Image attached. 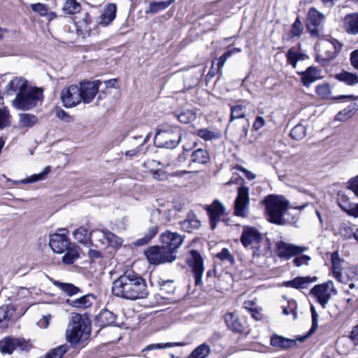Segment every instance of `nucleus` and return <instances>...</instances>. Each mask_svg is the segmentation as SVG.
<instances>
[{"instance_id": "14", "label": "nucleus", "mask_w": 358, "mask_h": 358, "mask_svg": "<svg viewBox=\"0 0 358 358\" xmlns=\"http://www.w3.org/2000/svg\"><path fill=\"white\" fill-rule=\"evenodd\" d=\"M341 49V44L337 48L333 43L326 41L322 45V50H320V52L317 54L316 61L321 65L325 66L337 56Z\"/></svg>"}, {"instance_id": "45", "label": "nucleus", "mask_w": 358, "mask_h": 358, "mask_svg": "<svg viewBox=\"0 0 358 358\" xmlns=\"http://www.w3.org/2000/svg\"><path fill=\"white\" fill-rule=\"evenodd\" d=\"M80 9L81 6L76 0H66L63 6L64 13L68 15L77 13Z\"/></svg>"}, {"instance_id": "28", "label": "nucleus", "mask_w": 358, "mask_h": 358, "mask_svg": "<svg viewBox=\"0 0 358 358\" xmlns=\"http://www.w3.org/2000/svg\"><path fill=\"white\" fill-rule=\"evenodd\" d=\"M343 28L348 34L356 35L358 34V13H350L345 15L343 19Z\"/></svg>"}, {"instance_id": "58", "label": "nucleus", "mask_w": 358, "mask_h": 358, "mask_svg": "<svg viewBox=\"0 0 358 358\" xmlns=\"http://www.w3.org/2000/svg\"><path fill=\"white\" fill-rule=\"evenodd\" d=\"M55 115L60 120L65 122H71L74 121L73 117L68 114L64 109L61 108H57L55 109Z\"/></svg>"}, {"instance_id": "31", "label": "nucleus", "mask_w": 358, "mask_h": 358, "mask_svg": "<svg viewBox=\"0 0 358 358\" xmlns=\"http://www.w3.org/2000/svg\"><path fill=\"white\" fill-rule=\"evenodd\" d=\"M116 320V315L113 312L104 309L96 317V322L100 327H105L113 324Z\"/></svg>"}, {"instance_id": "21", "label": "nucleus", "mask_w": 358, "mask_h": 358, "mask_svg": "<svg viewBox=\"0 0 358 358\" xmlns=\"http://www.w3.org/2000/svg\"><path fill=\"white\" fill-rule=\"evenodd\" d=\"M95 300L96 297L93 294H87L76 299H68L66 303L73 308L84 310L90 308Z\"/></svg>"}, {"instance_id": "12", "label": "nucleus", "mask_w": 358, "mask_h": 358, "mask_svg": "<svg viewBox=\"0 0 358 358\" xmlns=\"http://www.w3.org/2000/svg\"><path fill=\"white\" fill-rule=\"evenodd\" d=\"M58 231L59 233L50 235L49 245L54 252L62 254L68 250L71 242L66 234L67 229H59Z\"/></svg>"}, {"instance_id": "29", "label": "nucleus", "mask_w": 358, "mask_h": 358, "mask_svg": "<svg viewBox=\"0 0 358 358\" xmlns=\"http://www.w3.org/2000/svg\"><path fill=\"white\" fill-rule=\"evenodd\" d=\"M270 344L275 348L286 350L294 347L296 342L294 339L287 338L278 334L271 337Z\"/></svg>"}, {"instance_id": "42", "label": "nucleus", "mask_w": 358, "mask_h": 358, "mask_svg": "<svg viewBox=\"0 0 358 358\" xmlns=\"http://www.w3.org/2000/svg\"><path fill=\"white\" fill-rule=\"evenodd\" d=\"M158 227L154 225L150 227L143 238H138L135 242V245L142 246L148 244L157 234Z\"/></svg>"}, {"instance_id": "57", "label": "nucleus", "mask_w": 358, "mask_h": 358, "mask_svg": "<svg viewBox=\"0 0 358 358\" xmlns=\"http://www.w3.org/2000/svg\"><path fill=\"white\" fill-rule=\"evenodd\" d=\"M316 93L322 98L327 99L331 94V88L328 83H324L317 86Z\"/></svg>"}, {"instance_id": "22", "label": "nucleus", "mask_w": 358, "mask_h": 358, "mask_svg": "<svg viewBox=\"0 0 358 358\" xmlns=\"http://www.w3.org/2000/svg\"><path fill=\"white\" fill-rule=\"evenodd\" d=\"M117 7L113 3H110L103 8V13L97 18V24L106 27L110 24L116 16Z\"/></svg>"}, {"instance_id": "36", "label": "nucleus", "mask_w": 358, "mask_h": 358, "mask_svg": "<svg viewBox=\"0 0 358 358\" xmlns=\"http://www.w3.org/2000/svg\"><path fill=\"white\" fill-rule=\"evenodd\" d=\"M65 252H66L63 256L62 260L66 264H72L80 257V248L77 245L71 246V245Z\"/></svg>"}, {"instance_id": "41", "label": "nucleus", "mask_w": 358, "mask_h": 358, "mask_svg": "<svg viewBox=\"0 0 358 358\" xmlns=\"http://www.w3.org/2000/svg\"><path fill=\"white\" fill-rule=\"evenodd\" d=\"M211 352L210 347L206 343L197 346L187 357V358H206Z\"/></svg>"}, {"instance_id": "6", "label": "nucleus", "mask_w": 358, "mask_h": 358, "mask_svg": "<svg viewBox=\"0 0 358 358\" xmlns=\"http://www.w3.org/2000/svg\"><path fill=\"white\" fill-rule=\"evenodd\" d=\"M241 242L245 248L252 246L254 249L253 255L260 256V246L257 245L263 241L264 237L262 233L255 227L244 226L241 236Z\"/></svg>"}, {"instance_id": "37", "label": "nucleus", "mask_w": 358, "mask_h": 358, "mask_svg": "<svg viewBox=\"0 0 358 358\" xmlns=\"http://www.w3.org/2000/svg\"><path fill=\"white\" fill-rule=\"evenodd\" d=\"M73 235L76 240H77L79 243L86 245L91 246L92 245V241L90 238V234H88L87 230L84 227H80L76 229Z\"/></svg>"}, {"instance_id": "39", "label": "nucleus", "mask_w": 358, "mask_h": 358, "mask_svg": "<svg viewBox=\"0 0 358 358\" xmlns=\"http://www.w3.org/2000/svg\"><path fill=\"white\" fill-rule=\"evenodd\" d=\"M83 336V327H71L66 330V339L72 345L78 344Z\"/></svg>"}, {"instance_id": "13", "label": "nucleus", "mask_w": 358, "mask_h": 358, "mask_svg": "<svg viewBox=\"0 0 358 358\" xmlns=\"http://www.w3.org/2000/svg\"><path fill=\"white\" fill-rule=\"evenodd\" d=\"M60 99L66 108H72L79 104L82 99L78 86L72 85L64 88L60 93Z\"/></svg>"}, {"instance_id": "18", "label": "nucleus", "mask_w": 358, "mask_h": 358, "mask_svg": "<svg viewBox=\"0 0 358 358\" xmlns=\"http://www.w3.org/2000/svg\"><path fill=\"white\" fill-rule=\"evenodd\" d=\"M224 322L228 329L234 333L242 334L247 329L245 320L240 318L235 313H226L224 315Z\"/></svg>"}, {"instance_id": "48", "label": "nucleus", "mask_w": 358, "mask_h": 358, "mask_svg": "<svg viewBox=\"0 0 358 358\" xmlns=\"http://www.w3.org/2000/svg\"><path fill=\"white\" fill-rule=\"evenodd\" d=\"M68 350L67 345H61L48 352L44 358H62Z\"/></svg>"}, {"instance_id": "34", "label": "nucleus", "mask_w": 358, "mask_h": 358, "mask_svg": "<svg viewBox=\"0 0 358 358\" xmlns=\"http://www.w3.org/2000/svg\"><path fill=\"white\" fill-rule=\"evenodd\" d=\"M52 284L69 296H72L77 294H81L83 292L78 287L72 283L62 282L54 280H52Z\"/></svg>"}, {"instance_id": "60", "label": "nucleus", "mask_w": 358, "mask_h": 358, "mask_svg": "<svg viewBox=\"0 0 358 358\" xmlns=\"http://www.w3.org/2000/svg\"><path fill=\"white\" fill-rule=\"evenodd\" d=\"M311 260V257L306 255L301 254L300 256L296 257L294 260L293 263L294 264L297 266L300 267L302 265H306L308 266L309 264L310 261Z\"/></svg>"}, {"instance_id": "32", "label": "nucleus", "mask_w": 358, "mask_h": 358, "mask_svg": "<svg viewBox=\"0 0 358 358\" xmlns=\"http://www.w3.org/2000/svg\"><path fill=\"white\" fill-rule=\"evenodd\" d=\"M191 162L198 164H207L210 161V157L207 150L198 148L191 154Z\"/></svg>"}, {"instance_id": "2", "label": "nucleus", "mask_w": 358, "mask_h": 358, "mask_svg": "<svg viewBox=\"0 0 358 358\" xmlns=\"http://www.w3.org/2000/svg\"><path fill=\"white\" fill-rule=\"evenodd\" d=\"M268 220L273 224L285 225L289 222L285 218V211L288 208L289 202L283 196L269 195L264 199Z\"/></svg>"}, {"instance_id": "25", "label": "nucleus", "mask_w": 358, "mask_h": 358, "mask_svg": "<svg viewBox=\"0 0 358 358\" xmlns=\"http://www.w3.org/2000/svg\"><path fill=\"white\" fill-rule=\"evenodd\" d=\"M321 69L314 66H310L303 72L301 73V82L303 85L309 87L313 83L322 78Z\"/></svg>"}, {"instance_id": "1", "label": "nucleus", "mask_w": 358, "mask_h": 358, "mask_svg": "<svg viewBox=\"0 0 358 358\" xmlns=\"http://www.w3.org/2000/svg\"><path fill=\"white\" fill-rule=\"evenodd\" d=\"M113 295L127 300L146 298L148 290L145 280L132 270L126 271L113 282Z\"/></svg>"}, {"instance_id": "15", "label": "nucleus", "mask_w": 358, "mask_h": 358, "mask_svg": "<svg viewBox=\"0 0 358 358\" xmlns=\"http://www.w3.org/2000/svg\"><path fill=\"white\" fill-rule=\"evenodd\" d=\"M204 209L209 217L210 228L214 230L221 217L225 213V207L220 201L215 199L210 205L206 206Z\"/></svg>"}, {"instance_id": "63", "label": "nucleus", "mask_w": 358, "mask_h": 358, "mask_svg": "<svg viewBox=\"0 0 358 358\" xmlns=\"http://www.w3.org/2000/svg\"><path fill=\"white\" fill-rule=\"evenodd\" d=\"M299 56L300 55L297 52L292 50H289L286 55L287 62L295 68L299 59Z\"/></svg>"}, {"instance_id": "51", "label": "nucleus", "mask_w": 358, "mask_h": 358, "mask_svg": "<svg viewBox=\"0 0 358 358\" xmlns=\"http://www.w3.org/2000/svg\"><path fill=\"white\" fill-rule=\"evenodd\" d=\"M337 201L340 208L345 213H347L350 210L352 205V203L350 201L349 198L343 193L338 194Z\"/></svg>"}, {"instance_id": "62", "label": "nucleus", "mask_w": 358, "mask_h": 358, "mask_svg": "<svg viewBox=\"0 0 358 358\" xmlns=\"http://www.w3.org/2000/svg\"><path fill=\"white\" fill-rule=\"evenodd\" d=\"M346 280H358V266L349 267L346 269Z\"/></svg>"}, {"instance_id": "46", "label": "nucleus", "mask_w": 358, "mask_h": 358, "mask_svg": "<svg viewBox=\"0 0 358 358\" xmlns=\"http://www.w3.org/2000/svg\"><path fill=\"white\" fill-rule=\"evenodd\" d=\"M196 113L193 110H186L177 115L178 120L184 124H189L196 120Z\"/></svg>"}, {"instance_id": "24", "label": "nucleus", "mask_w": 358, "mask_h": 358, "mask_svg": "<svg viewBox=\"0 0 358 358\" xmlns=\"http://www.w3.org/2000/svg\"><path fill=\"white\" fill-rule=\"evenodd\" d=\"M179 224L184 231L188 233H191L192 231L198 229L201 225V221L197 218V216L192 210H190L187 213L186 218L184 220L180 221Z\"/></svg>"}, {"instance_id": "16", "label": "nucleus", "mask_w": 358, "mask_h": 358, "mask_svg": "<svg viewBox=\"0 0 358 358\" xmlns=\"http://www.w3.org/2000/svg\"><path fill=\"white\" fill-rule=\"evenodd\" d=\"M160 239L162 245L169 248V251L173 252V255H177V250L184 241V237L178 233L166 231L162 234Z\"/></svg>"}, {"instance_id": "30", "label": "nucleus", "mask_w": 358, "mask_h": 358, "mask_svg": "<svg viewBox=\"0 0 358 358\" xmlns=\"http://www.w3.org/2000/svg\"><path fill=\"white\" fill-rule=\"evenodd\" d=\"M196 135L205 141H210L221 138L222 131L219 129L201 128L196 131Z\"/></svg>"}, {"instance_id": "40", "label": "nucleus", "mask_w": 358, "mask_h": 358, "mask_svg": "<svg viewBox=\"0 0 358 358\" xmlns=\"http://www.w3.org/2000/svg\"><path fill=\"white\" fill-rule=\"evenodd\" d=\"M38 122L36 115L29 113L19 114V126L22 128L32 127Z\"/></svg>"}, {"instance_id": "33", "label": "nucleus", "mask_w": 358, "mask_h": 358, "mask_svg": "<svg viewBox=\"0 0 358 358\" xmlns=\"http://www.w3.org/2000/svg\"><path fill=\"white\" fill-rule=\"evenodd\" d=\"M343 261L338 257L337 252L331 255V271L333 276L339 282H345V278L343 277L341 270V264Z\"/></svg>"}, {"instance_id": "49", "label": "nucleus", "mask_w": 358, "mask_h": 358, "mask_svg": "<svg viewBox=\"0 0 358 358\" xmlns=\"http://www.w3.org/2000/svg\"><path fill=\"white\" fill-rule=\"evenodd\" d=\"M173 280H159L158 282L159 289L162 294H173L175 292L176 287Z\"/></svg>"}, {"instance_id": "8", "label": "nucleus", "mask_w": 358, "mask_h": 358, "mask_svg": "<svg viewBox=\"0 0 358 358\" xmlns=\"http://www.w3.org/2000/svg\"><path fill=\"white\" fill-rule=\"evenodd\" d=\"M187 263L191 268L195 279V285H202V276L204 271L203 260L201 254L196 250L189 251L187 257Z\"/></svg>"}, {"instance_id": "43", "label": "nucleus", "mask_w": 358, "mask_h": 358, "mask_svg": "<svg viewBox=\"0 0 358 358\" xmlns=\"http://www.w3.org/2000/svg\"><path fill=\"white\" fill-rule=\"evenodd\" d=\"M173 1L174 0H167L162 1L151 2L145 13L147 14L157 13L160 10H165L166 8H167Z\"/></svg>"}, {"instance_id": "44", "label": "nucleus", "mask_w": 358, "mask_h": 358, "mask_svg": "<svg viewBox=\"0 0 358 358\" xmlns=\"http://www.w3.org/2000/svg\"><path fill=\"white\" fill-rule=\"evenodd\" d=\"M358 109V106L357 103H354L352 106H349L346 108L340 111L336 115V120L341 122H344L348 119L350 118L355 113V111Z\"/></svg>"}, {"instance_id": "64", "label": "nucleus", "mask_w": 358, "mask_h": 358, "mask_svg": "<svg viewBox=\"0 0 358 358\" xmlns=\"http://www.w3.org/2000/svg\"><path fill=\"white\" fill-rule=\"evenodd\" d=\"M341 236L346 240L350 239L352 237L355 238V231L350 226H344L340 229Z\"/></svg>"}, {"instance_id": "52", "label": "nucleus", "mask_w": 358, "mask_h": 358, "mask_svg": "<svg viewBox=\"0 0 358 358\" xmlns=\"http://www.w3.org/2000/svg\"><path fill=\"white\" fill-rule=\"evenodd\" d=\"M310 312L312 316V327L309 330L308 334L304 336V340L306 339L309 336L313 334L318 327L317 321L319 316L317 313L316 312L315 307L313 305L310 306Z\"/></svg>"}, {"instance_id": "61", "label": "nucleus", "mask_w": 358, "mask_h": 358, "mask_svg": "<svg viewBox=\"0 0 358 358\" xmlns=\"http://www.w3.org/2000/svg\"><path fill=\"white\" fill-rule=\"evenodd\" d=\"M10 115L7 110L0 109V129H3L10 125Z\"/></svg>"}, {"instance_id": "23", "label": "nucleus", "mask_w": 358, "mask_h": 358, "mask_svg": "<svg viewBox=\"0 0 358 358\" xmlns=\"http://www.w3.org/2000/svg\"><path fill=\"white\" fill-rule=\"evenodd\" d=\"M317 280V277H296L292 280L283 282V286L286 287H292L296 289H302L308 288V286Z\"/></svg>"}, {"instance_id": "27", "label": "nucleus", "mask_w": 358, "mask_h": 358, "mask_svg": "<svg viewBox=\"0 0 358 358\" xmlns=\"http://www.w3.org/2000/svg\"><path fill=\"white\" fill-rule=\"evenodd\" d=\"M250 103L245 100L238 101L235 106H231V116L229 122L236 119L244 118L248 113Z\"/></svg>"}, {"instance_id": "56", "label": "nucleus", "mask_w": 358, "mask_h": 358, "mask_svg": "<svg viewBox=\"0 0 358 358\" xmlns=\"http://www.w3.org/2000/svg\"><path fill=\"white\" fill-rule=\"evenodd\" d=\"M303 30V27L302 22H301L299 17H297L294 22L292 25V29L289 32V36L291 37H296L301 36L302 31Z\"/></svg>"}, {"instance_id": "7", "label": "nucleus", "mask_w": 358, "mask_h": 358, "mask_svg": "<svg viewBox=\"0 0 358 358\" xmlns=\"http://www.w3.org/2000/svg\"><path fill=\"white\" fill-rule=\"evenodd\" d=\"M310 294L316 299L322 308L325 309L331 296L337 294V290L334 287L333 282L329 280L326 283L315 285L310 289Z\"/></svg>"}, {"instance_id": "50", "label": "nucleus", "mask_w": 358, "mask_h": 358, "mask_svg": "<svg viewBox=\"0 0 358 358\" xmlns=\"http://www.w3.org/2000/svg\"><path fill=\"white\" fill-rule=\"evenodd\" d=\"M10 308L8 306H2L0 307V325L1 327H8V323L10 320L11 315H9Z\"/></svg>"}, {"instance_id": "59", "label": "nucleus", "mask_w": 358, "mask_h": 358, "mask_svg": "<svg viewBox=\"0 0 358 358\" xmlns=\"http://www.w3.org/2000/svg\"><path fill=\"white\" fill-rule=\"evenodd\" d=\"M33 11L39 13L41 16H47L48 15V9L45 4L37 3L31 5Z\"/></svg>"}, {"instance_id": "54", "label": "nucleus", "mask_w": 358, "mask_h": 358, "mask_svg": "<svg viewBox=\"0 0 358 358\" xmlns=\"http://www.w3.org/2000/svg\"><path fill=\"white\" fill-rule=\"evenodd\" d=\"M50 166H47L46 167L44 168L43 171H41L40 173L34 174L27 180L22 181V183L34 182L44 180L45 178V176L50 173Z\"/></svg>"}, {"instance_id": "35", "label": "nucleus", "mask_w": 358, "mask_h": 358, "mask_svg": "<svg viewBox=\"0 0 358 358\" xmlns=\"http://www.w3.org/2000/svg\"><path fill=\"white\" fill-rule=\"evenodd\" d=\"M93 233L94 234H102L103 238L106 239L110 244V246L116 247V246H120L122 243V240L121 238L116 236L113 232L110 231L108 229H94L93 230Z\"/></svg>"}, {"instance_id": "47", "label": "nucleus", "mask_w": 358, "mask_h": 358, "mask_svg": "<svg viewBox=\"0 0 358 358\" xmlns=\"http://www.w3.org/2000/svg\"><path fill=\"white\" fill-rule=\"evenodd\" d=\"M306 135V129L301 124H298L294 127L290 131V136L296 141L303 139Z\"/></svg>"}, {"instance_id": "19", "label": "nucleus", "mask_w": 358, "mask_h": 358, "mask_svg": "<svg viewBox=\"0 0 358 358\" xmlns=\"http://www.w3.org/2000/svg\"><path fill=\"white\" fill-rule=\"evenodd\" d=\"M17 348H20L22 350H28L27 345L20 338L6 337L0 341V351L3 354L10 355Z\"/></svg>"}, {"instance_id": "38", "label": "nucleus", "mask_w": 358, "mask_h": 358, "mask_svg": "<svg viewBox=\"0 0 358 358\" xmlns=\"http://www.w3.org/2000/svg\"><path fill=\"white\" fill-rule=\"evenodd\" d=\"M335 78L348 85L358 84V75L345 71L335 75Z\"/></svg>"}, {"instance_id": "9", "label": "nucleus", "mask_w": 358, "mask_h": 358, "mask_svg": "<svg viewBox=\"0 0 358 358\" xmlns=\"http://www.w3.org/2000/svg\"><path fill=\"white\" fill-rule=\"evenodd\" d=\"M249 187H239L234 201V215L241 217H246L249 213Z\"/></svg>"}, {"instance_id": "26", "label": "nucleus", "mask_w": 358, "mask_h": 358, "mask_svg": "<svg viewBox=\"0 0 358 358\" xmlns=\"http://www.w3.org/2000/svg\"><path fill=\"white\" fill-rule=\"evenodd\" d=\"M29 87L27 81L22 77H15L6 86L5 92L7 95H12L13 92H20Z\"/></svg>"}, {"instance_id": "10", "label": "nucleus", "mask_w": 358, "mask_h": 358, "mask_svg": "<svg viewBox=\"0 0 358 358\" xmlns=\"http://www.w3.org/2000/svg\"><path fill=\"white\" fill-rule=\"evenodd\" d=\"M324 15L317 11L315 8L308 10L306 27L313 36H318L323 29Z\"/></svg>"}, {"instance_id": "5", "label": "nucleus", "mask_w": 358, "mask_h": 358, "mask_svg": "<svg viewBox=\"0 0 358 358\" xmlns=\"http://www.w3.org/2000/svg\"><path fill=\"white\" fill-rule=\"evenodd\" d=\"M173 253L163 245L162 246H151L145 251V255L148 262L155 266L174 262L177 255Z\"/></svg>"}, {"instance_id": "3", "label": "nucleus", "mask_w": 358, "mask_h": 358, "mask_svg": "<svg viewBox=\"0 0 358 358\" xmlns=\"http://www.w3.org/2000/svg\"><path fill=\"white\" fill-rule=\"evenodd\" d=\"M182 138L179 127L164 124L156 129L154 142L157 148L173 149L179 145Z\"/></svg>"}, {"instance_id": "53", "label": "nucleus", "mask_w": 358, "mask_h": 358, "mask_svg": "<svg viewBox=\"0 0 358 358\" xmlns=\"http://www.w3.org/2000/svg\"><path fill=\"white\" fill-rule=\"evenodd\" d=\"M216 257L221 261L229 262L232 265L236 262L235 258L227 248H223L216 255Z\"/></svg>"}, {"instance_id": "55", "label": "nucleus", "mask_w": 358, "mask_h": 358, "mask_svg": "<svg viewBox=\"0 0 358 358\" xmlns=\"http://www.w3.org/2000/svg\"><path fill=\"white\" fill-rule=\"evenodd\" d=\"M184 344L182 343H157V344H150L148 345L143 350H159L166 348H171L176 346H182Z\"/></svg>"}, {"instance_id": "4", "label": "nucleus", "mask_w": 358, "mask_h": 358, "mask_svg": "<svg viewBox=\"0 0 358 358\" xmlns=\"http://www.w3.org/2000/svg\"><path fill=\"white\" fill-rule=\"evenodd\" d=\"M43 99V90L41 87H27L23 91L17 92L12 104L14 108L21 110H29Z\"/></svg>"}, {"instance_id": "20", "label": "nucleus", "mask_w": 358, "mask_h": 358, "mask_svg": "<svg viewBox=\"0 0 358 358\" xmlns=\"http://www.w3.org/2000/svg\"><path fill=\"white\" fill-rule=\"evenodd\" d=\"M76 31L82 38L90 36L92 30V20L88 13L82 15L80 19L76 22Z\"/></svg>"}, {"instance_id": "17", "label": "nucleus", "mask_w": 358, "mask_h": 358, "mask_svg": "<svg viewBox=\"0 0 358 358\" xmlns=\"http://www.w3.org/2000/svg\"><path fill=\"white\" fill-rule=\"evenodd\" d=\"M101 83L99 80L81 82L78 88L80 90L82 101L85 103H90L97 94Z\"/></svg>"}, {"instance_id": "11", "label": "nucleus", "mask_w": 358, "mask_h": 358, "mask_svg": "<svg viewBox=\"0 0 358 358\" xmlns=\"http://www.w3.org/2000/svg\"><path fill=\"white\" fill-rule=\"evenodd\" d=\"M275 250L277 255L280 259H289L292 257L303 253L308 250V248L287 243L280 241L276 243Z\"/></svg>"}]
</instances>
